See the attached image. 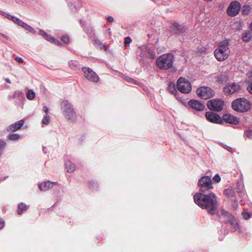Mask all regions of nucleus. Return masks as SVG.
Wrapping results in <instances>:
<instances>
[{
  "label": "nucleus",
  "instance_id": "nucleus-31",
  "mask_svg": "<svg viewBox=\"0 0 252 252\" xmlns=\"http://www.w3.org/2000/svg\"><path fill=\"white\" fill-rule=\"evenodd\" d=\"M11 20H12L14 23H16L19 26H21L22 25L21 23H23L24 22L20 20L19 18L15 17H11Z\"/></svg>",
  "mask_w": 252,
  "mask_h": 252
},
{
  "label": "nucleus",
  "instance_id": "nucleus-2",
  "mask_svg": "<svg viewBox=\"0 0 252 252\" xmlns=\"http://www.w3.org/2000/svg\"><path fill=\"white\" fill-rule=\"evenodd\" d=\"M229 40L225 39L218 43L217 48L214 51V55L218 61H223L229 56Z\"/></svg>",
  "mask_w": 252,
  "mask_h": 252
},
{
  "label": "nucleus",
  "instance_id": "nucleus-55",
  "mask_svg": "<svg viewBox=\"0 0 252 252\" xmlns=\"http://www.w3.org/2000/svg\"><path fill=\"white\" fill-rule=\"evenodd\" d=\"M230 150H232L231 148H230L229 149H228V151H230Z\"/></svg>",
  "mask_w": 252,
  "mask_h": 252
},
{
  "label": "nucleus",
  "instance_id": "nucleus-21",
  "mask_svg": "<svg viewBox=\"0 0 252 252\" xmlns=\"http://www.w3.org/2000/svg\"><path fill=\"white\" fill-rule=\"evenodd\" d=\"M251 32L250 31H246L242 35V39L245 42H249L252 39Z\"/></svg>",
  "mask_w": 252,
  "mask_h": 252
},
{
  "label": "nucleus",
  "instance_id": "nucleus-45",
  "mask_svg": "<svg viewBox=\"0 0 252 252\" xmlns=\"http://www.w3.org/2000/svg\"><path fill=\"white\" fill-rule=\"evenodd\" d=\"M4 225V221L1 219H0V229L3 227Z\"/></svg>",
  "mask_w": 252,
  "mask_h": 252
},
{
  "label": "nucleus",
  "instance_id": "nucleus-38",
  "mask_svg": "<svg viewBox=\"0 0 252 252\" xmlns=\"http://www.w3.org/2000/svg\"><path fill=\"white\" fill-rule=\"evenodd\" d=\"M213 180L216 182L219 183L220 181L221 178L218 174H217L213 177Z\"/></svg>",
  "mask_w": 252,
  "mask_h": 252
},
{
  "label": "nucleus",
  "instance_id": "nucleus-51",
  "mask_svg": "<svg viewBox=\"0 0 252 252\" xmlns=\"http://www.w3.org/2000/svg\"><path fill=\"white\" fill-rule=\"evenodd\" d=\"M5 81H6V83H11V81H10V80L9 79H8V78L5 79Z\"/></svg>",
  "mask_w": 252,
  "mask_h": 252
},
{
  "label": "nucleus",
  "instance_id": "nucleus-24",
  "mask_svg": "<svg viewBox=\"0 0 252 252\" xmlns=\"http://www.w3.org/2000/svg\"><path fill=\"white\" fill-rule=\"evenodd\" d=\"M22 25L21 26L22 27L24 28L25 30L30 32L32 33H34L36 32V31L30 25L27 24L26 23L23 22L21 23Z\"/></svg>",
  "mask_w": 252,
  "mask_h": 252
},
{
  "label": "nucleus",
  "instance_id": "nucleus-1",
  "mask_svg": "<svg viewBox=\"0 0 252 252\" xmlns=\"http://www.w3.org/2000/svg\"><path fill=\"white\" fill-rule=\"evenodd\" d=\"M195 204L202 209L207 211L209 214H216L218 208L217 196L213 193L208 194L200 192L196 193L193 196Z\"/></svg>",
  "mask_w": 252,
  "mask_h": 252
},
{
  "label": "nucleus",
  "instance_id": "nucleus-42",
  "mask_svg": "<svg viewBox=\"0 0 252 252\" xmlns=\"http://www.w3.org/2000/svg\"><path fill=\"white\" fill-rule=\"evenodd\" d=\"M139 49H141V50H143V49H144V52H143V53L142 52V53L141 54V56L142 58H145V57H146V54H145V53L147 51V49H146V48L142 49V47H139Z\"/></svg>",
  "mask_w": 252,
  "mask_h": 252
},
{
  "label": "nucleus",
  "instance_id": "nucleus-19",
  "mask_svg": "<svg viewBox=\"0 0 252 252\" xmlns=\"http://www.w3.org/2000/svg\"><path fill=\"white\" fill-rule=\"evenodd\" d=\"M58 184L57 182H51L50 181L45 182L39 185L38 187L42 191H46L52 188L54 185Z\"/></svg>",
  "mask_w": 252,
  "mask_h": 252
},
{
  "label": "nucleus",
  "instance_id": "nucleus-36",
  "mask_svg": "<svg viewBox=\"0 0 252 252\" xmlns=\"http://www.w3.org/2000/svg\"><path fill=\"white\" fill-rule=\"evenodd\" d=\"M243 216L245 220H249L251 217V214L250 213H249V212H244L243 213Z\"/></svg>",
  "mask_w": 252,
  "mask_h": 252
},
{
  "label": "nucleus",
  "instance_id": "nucleus-20",
  "mask_svg": "<svg viewBox=\"0 0 252 252\" xmlns=\"http://www.w3.org/2000/svg\"><path fill=\"white\" fill-rule=\"evenodd\" d=\"M29 208V206L26 205L23 203H20L18 205V209L17 212L19 215H21L23 212Z\"/></svg>",
  "mask_w": 252,
  "mask_h": 252
},
{
  "label": "nucleus",
  "instance_id": "nucleus-4",
  "mask_svg": "<svg viewBox=\"0 0 252 252\" xmlns=\"http://www.w3.org/2000/svg\"><path fill=\"white\" fill-rule=\"evenodd\" d=\"M61 109L66 119L68 121L73 122L77 119L76 113L73 106L67 100H63L61 103Z\"/></svg>",
  "mask_w": 252,
  "mask_h": 252
},
{
  "label": "nucleus",
  "instance_id": "nucleus-8",
  "mask_svg": "<svg viewBox=\"0 0 252 252\" xmlns=\"http://www.w3.org/2000/svg\"><path fill=\"white\" fill-rule=\"evenodd\" d=\"M224 103L221 99L215 98L209 100L207 103V107L210 110L220 112L223 110Z\"/></svg>",
  "mask_w": 252,
  "mask_h": 252
},
{
  "label": "nucleus",
  "instance_id": "nucleus-53",
  "mask_svg": "<svg viewBox=\"0 0 252 252\" xmlns=\"http://www.w3.org/2000/svg\"><path fill=\"white\" fill-rule=\"evenodd\" d=\"M11 17H13V16H11L10 15H8V16H7V18L9 19H11Z\"/></svg>",
  "mask_w": 252,
  "mask_h": 252
},
{
  "label": "nucleus",
  "instance_id": "nucleus-14",
  "mask_svg": "<svg viewBox=\"0 0 252 252\" xmlns=\"http://www.w3.org/2000/svg\"><path fill=\"white\" fill-rule=\"evenodd\" d=\"M189 106L196 111H203L205 108L203 103L195 99H191L188 102Z\"/></svg>",
  "mask_w": 252,
  "mask_h": 252
},
{
  "label": "nucleus",
  "instance_id": "nucleus-17",
  "mask_svg": "<svg viewBox=\"0 0 252 252\" xmlns=\"http://www.w3.org/2000/svg\"><path fill=\"white\" fill-rule=\"evenodd\" d=\"M223 120L229 124L236 125L239 123V120L236 117L231 114H224L222 116Z\"/></svg>",
  "mask_w": 252,
  "mask_h": 252
},
{
  "label": "nucleus",
  "instance_id": "nucleus-7",
  "mask_svg": "<svg viewBox=\"0 0 252 252\" xmlns=\"http://www.w3.org/2000/svg\"><path fill=\"white\" fill-rule=\"evenodd\" d=\"M200 190L203 192L208 191L213 188L211 178L208 176H203L200 179L197 183Z\"/></svg>",
  "mask_w": 252,
  "mask_h": 252
},
{
  "label": "nucleus",
  "instance_id": "nucleus-26",
  "mask_svg": "<svg viewBox=\"0 0 252 252\" xmlns=\"http://www.w3.org/2000/svg\"><path fill=\"white\" fill-rule=\"evenodd\" d=\"M35 94L34 92L32 90H29L26 94V96L28 99L32 100L35 97Z\"/></svg>",
  "mask_w": 252,
  "mask_h": 252
},
{
  "label": "nucleus",
  "instance_id": "nucleus-32",
  "mask_svg": "<svg viewBox=\"0 0 252 252\" xmlns=\"http://www.w3.org/2000/svg\"><path fill=\"white\" fill-rule=\"evenodd\" d=\"M6 145V143L3 141L0 140V155L2 153V151L4 150Z\"/></svg>",
  "mask_w": 252,
  "mask_h": 252
},
{
  "label": "nucleus",
  "instance_id": "nucleus-47",
  "mask_svg": "<svg viewBox=\"0 0 252 252\" xmlns=\"http://www.w3.org/2000/svg\"><path fill=\"white\" fill-rule=\"evenodd\" d=\"M40 34L43 36L44 37H46L47 36V34L44 31H42V30H40Z\"/></svg>",
  "mask_w": 252,
  "mask_h": 252
},
{
  "label": "nucleus",
  "instance_id": "nucleus-27",
  "mask_svg": "<svg viewBox=\"0 0 252 252\" xmlns=\"http://www.w3.org/2000/svg\"><path fill=\"white\" fill-rule=\"evenodd\" d=\"M8 139L11 141H16L20 138V136L16 133L10 134L8 136Z\"/></svg>",
  "mask_w": 252,
  "mask_h": 252
},
{
  "label": "nucleus",
  "instance_id": "nucleus-48",
  "mask_svg": "<svg viewBox=\"0 0 252 252\" xmlns=\"http://www.w3.org/2000/svg\"><path fill=\"white\" fill-rule=\"evenodd\" d=\"M114 21V18L112 16H109L107 18V21L109 23H112Z\"/></svg>",
  "mask_w": 252,
  "mask_h": 252
},
{
  "label": "nucleus",
  "instance_id": "nucleus-49",
  "mask_svg": "<svg viewBox=\"0 0 252 252\" xmlns=\"http://www.w3.org/2000/svg\"><path fill=\"white\" fill-rule=\"evenodd\" d=\"M43 110L44 112L46 113V114H48V109L47 106H44L43 107Z\"/></svg>",
  "mask_w": 252,
  "mask_h": 252
},
{
  "label": "nucleus",
  "instance_id": "nucleus-13",
  "mask_svg": "<svg viewBox=\"0 0 252 252\" xmlns=\"http://www.w3.org/2000/svg\"><path fill=\"white\" fill-rule=\"evenodd\" d=\"M205 117L206 119L211 123L220 124L222 122L220 117L218 114L212 112H207Z\"/></svg>",
  "mask_w": 252,
  "mask_h": 252
},
{
  "label": "nucleus",
  "instance_id": "nucleus-6",
  "mask_svg": "<svg viewBox=\"0 0 252 252\" xmlns=\"http://www.w3.org/2000/svg\"><path fill=\"white\" fill-rule=\"evenodd\" d=\"M177 88L180 92L184 94H188L191 91L190 82L189 80L183 77H181L178 79Z\"/></svg>",
  "mask_w": 252,
  "mask_h": 252
},
{
  "label": "nucleus",
  "instance_id": "nucleus-56",
  "mask_svg": "<svg viewBox=\"0 0 252 252\" xmlns=\"http://www.w3.org/2000/svg\"><path fill=\"white\" fill-rule=\"evenodd\" d=\"M3 36H4V35H3ZM5 38H6V39H8V37H7L6 36H4Z\"/></svg>",
  "mask_w": 252,
  "mask_h": 252
},
{
  "label": "nucleus",
  "instance_id": "nucleus-11",
  "mask_svg": "<svg viewBox=\"0 0 252 252\" xmlns=\"http://www.w3.org/2000/svg\"><path fill=\"white\" fill-rule=\"evenodd\" d=\"M240 8L241 5L238 1H232L227 9V13L230 16H236L239 12Z\"/></svg>",
  "mask_w": 252,
  "mask_h": 252
},
{
  "label": "nucleus",
  "instance_id": "nucleus-57",
  "mask_svg": "<svg viewBox=\"0 0 252 252\" xmlns=\"http://www.w3.org/2000/svg\"><path fill=\"white\" fill-rule=\"evenodd\" d=\"M3 36H4V35H3ZM5 38H6V39H8V37H7L6 36H4Z\"/></svg>",
  "mask_w": 252,
  "mask_h": 252
},
{
  "label": "nucleus",
  "instance_id": "nucleus-16",
  "mask_svg": "<svg viewBox=\"0 0 252 252\" xmlns=\"http://www.w3.org/2000/svg\"><path fill=\"white\" fill-rule=\"evenodd\" d=\"M216 214L219 218H221L222 217L224 219L225 223H228V221L231 220L234 217L231 213L224 209H221L220 213L217 212Z\"/></svg>",
  "mask_w": 252,
  "mask_h": 252
},
{
  "label": "nucleus",
  "instance_id": "nucleus-3",
  "mask_svg": "<svg viewBox=\"0 0 252 252\" xmlns=\"http://www.w3.org/2000/svg\"><path fill=\"white\" fill-rule=\"evenodd\" d=\"M174 59L172 54H164L157 59V65L160 69H168L172 67Z\"/></svg>",
  "mask_w": 252,
  "mask_h": 252
},
{
  "label": "nucleus",
  "instance_id": "nucleus-9",
  "mask_svg": "<svg viewBox=\"0 0 252 252\" xmlns=\"http://www.w3.org/2000/svg\"><path fill=\"white\" fill-rule=\"evenodd\" d=\"M197 95L202 99H207L213 97L215 92L210 87L202 86L196 90Z\"/></svg>",
  "mask_w": 252,
  "mask_h": 252
},
{
  "label": "nucleus",
  "instance_id": "nucleus-50",
  "mask_svg": "<svg viewBox=\"0 0 252 252\" xmlns=\"http://www.w3.org/2000/svg\"><path fill=\"white\" fill-rule=\"evenodd\" d=\"M15 97H16L15 94L12 95H10L9 96L10 99H14V98H15Z\"/></svg>",
  "mask_w": 252,
  "mask_h": 252
},
{
  "label": "nucleus",
  "instance_id": "nucleus-37",
  "mask_svg": "<svg viewBox=\"0 0 252 252\" xmlns=\"http://www.w3.org/2000/svg\"><path fill=\"white\" fill-rule=\"evenodd\" d=\"M246 136L249 138H252V129H248L245 131Z\"/></svg>",
  "mask_w": 252,
  "mask_h": 252
},
{
  "label": "nucleus",
  "instance_id": "nucleus-12",
  "mask_svg": "<svg viewBox=\"0 0 252 252\" xmlns=\"http://www.w3.org/2000/svg\"><path fill=\"white\" fill-rule=\"evenodd\" d=\"M240 85L234 82L228 83L223 88V92L225 95H228L234 94L240 90Z\"/></svg>",
  "mask_w": 252,
  "mask_h": 252
},
{
  "label": "nucleus",
  "instance_id": "nucleus-25",
  "mask_svg": "<svg viewBox=\"0 0 252 252\" xmlns=\"http://www.w3.org/2000/svg\"><path fill=\"white\" fill-rule=\"evenodd\" d=\"M81 7H82V3L78 0H77L76 3L75 2L74 4H72L71 5V8H72V10H74V11L77 10L78 9H79Z\"/></svg>",
  "mask_w": 252,
  "mask_h": 252
},
{
  "label": "nucleus",
  "instance_id": "nucleus-18",
  "mask_svg": "<svg viewBox=\"0 0 252 252\" xmlns=\"http://www.w3.org/2000/svg\"><path fill=\"white\" fill-rule=\"evenodd\" d=\"M24 124V121L23 120H21L16 122L14 124L10 125L7 128V131L9 132H15L21 128Z\"/></svg>",
  "mask_w": 252,
  "mask_h": 252
},
{
  "label": "nucleus",
  "instance_id": "nucleus-35",
  "mask_svg": "<svg viewBox=\"0 0 252 252\" xmlns=\"http://www.w3.org/2000/svg\"><path fill=\"white\" fill-rule=\"evenodd\" d=\"M132 40L131 38L129 36L126 37L125 38V47H126V46L129 44L131 42Z\"/></svg>",
  "mask_w": 252,
  "mask_h": 252
},
{
  "label": "nucleus",
  "instance_id": "nucleus-22",
  "mask_svg": "<svg viewBox=\"0 0 252 252\" xmlns=\"http://www.w3.org/2000/svg\"><path fill=\"white\" fill-rule=\"evenodd\" d=\"M65 168L68 172H73L76 168V166L74 163L70 161H67L65 163Z\"/></svg>",
  "mask_w": 252,
  "mask_h": 252
},
{
  "label": "nucleus",
  "instance_id": "nucleus-5",
  "mask_svg": "<svg viewBox=\"0 0 252 252\" xmlns=\"http://www.w3.org/2000/svg\"><path fill=\"white\" fill-rule=\"evenodd\" d=\"M232 107L234 110L238 112H247L250 109V103L249 101L246 98H237L232 102Z\"/></svg>",
  "mask_w": 252,
  "mask_h": 252
},
{
  "label": "nucleus",
  "instance_id": "nucleus-40",
  "mask_svg": "<svg viewBox=\"0 0 252 252\" xmlns=\"http://www.w3.org/2000/svg\"><path fill=\"white\" fill-rule=\"evenodd\" d=\"M62 40L64 43H68L69 42V37L67 36H63L62 37Z\"/></svg>",
  "mask_w": 252,
  "mask_h": 252
},
{
  "label": "nucleus",
  "instance_id": "nucleus-30",
  "mask_svg": "<svg viewBox=\"0 0 252 252\" xmlns=\"http://www.w3.org/2000/svg\"><path fill=\"white\" fill-rule=\"evenodd\" d=\"M226 79V77L225 75L220 74L217 78V81L220 83H222L223 81H225Z\"/></svg>",
  "mask_w": 252,
  "mask_h": 252
},
{
  "label": "nucleus",
  "instance_id": "nucleus-52",
  "mask_svg": "<svg viewBox=\"0 0 252 252\" xmlns=\"http://www.w3.org/2000/svg\"><path fill=\"white\" fill-rule=\"evenodd\" d=\"M247 76L250 77H252V72H249L248 74H247Z\"/></svg>",
  "mask_w": 252,
  "mask_h": 252
},
{
  "label": "nucleus",
  "instance_id": "nucleus-44",
  "mask_svg": "<svg viewBox=\"0 0 252 252\" xmlns=\"http://www.w3.org/2000/svg\"><path fill=\"white\" fill-rule=\"evenodd\" d=\"M250 7L249 6H248L247 7V9H244L243 11V13L244 14H248L249 12Z\"/></svg>",
  "mask_w": 252,
  "mask_h": 252
},
{
  "label": "nucleus",
  "instance_id": "nucleus-10",
  "mask_svg": "<svg viewBox=\"0 0 252 252\" xmlns=\"http://www.w3.org/2000/svg\"><path fill=\"white\" fill-rule=\"evenodd\" d=\"M82 71L85 77L90 81L96 83L99 81L98 76L89 67H83Z\"/></svg>",
  "mask_w": 252,
  "mask_h": 252
},
{
  "label": "nucleus",
  "instance_id": "nucleus-54",
  "mask_svg": "<svg viewBox=\"0 0 252 252\" xmlns=\"http://www.w3.org/2000/svg\"><path fill=\"white\" fill-rule=\"evenodd\" d=\"M251 29L252 31V23H251Z\"/></svg>",
  "mask_w": 252,
  "mask_h": 252
},
{
  "label": "nucleus",
  "instance_id": "nucleus-29",
  "mask_svg": "<svg viewBox=\"0 0 252 252\" xmlns=\"http://www.w3.org/2000/svg\"><path fill=\"white\" fill-rule=\"evenodd\" d=\"M94 42L100 49L104 48L105 50H106V46L104 45L99 39H95Z\"/></svg>",
  "mask_w": 252,
  "mask_h": 252
},
{
  "label": "nucleus",
  "instance_id": "nucleus-43",
  "mask_svg": "<svg viewBox=\"0 0 252 252\" xmlns=\"http://www.w3.org/2000/svg\"><path fill=\"white\" fill-rule=\"evenodd\" d=\"M149 55L150 56V58L152 59H154L156 57V54L154 52H149Z\"/></svg>",
  "mask_w": 252,
  "mask_h": 252
},
{
  "label": "nucleus",
  "instance_id": "nucleus-34",
  "mask_svg": "<svg viewBox=\"0 0 252 252\" xmlns=\"http://www.w3.org/2000/svg\"><path fill=\"white\" fill-rule=\"evenodd\" d=\"M231 220L228 221V223H230L231 225L234 228H236L238 226V223L235 220L234 217H233Z\"/></svg>",
  "mask_w": 252,
  "mask_h": 252
},
{
  "label": "nucleus",
  "instance_id": "nucleus-23",
  "mask_svg": "<svg viewBox=\"0 0 252 252\" xmlns=\"http://www.w3.org/2000/svg\"><path fill=\"white\" fill-rule=\"evenodd\" d=\"M168 90L172 94H176L177 93V90L175 87V84L172 82H169L168 86Z\"/></svg>",
  "mask_w": 252,
  "mask_h": 252
},
{
  "label": "nucleus",
  "instance_id": "nucleus-28",
  "mask_svg": "<svg viewBox=\"0 0 252 252\" xmlns=\"http://www.w3.org/2000/svg\"><path fill=\"white\" fill-rule=\"evenodd\" d=\"M223 193L225 195L228 196V197H232L235 194V192L232 189H225L224 190Z\"/></svg>",
  "mask_w": 252,
  "mask_h": 252
},
{
  "label": "nucleus",
  "instance_id": "nucleus-41",
  "mask_svg": "<svg viewBox=\"0 0 252 252\" xmlns=\"http://www.w3.org/2000/svg\"><path fill=\"white\" fill-rule=\"evenodd\" d=\"M247 90L248 91L252 94V82H251L247 87Z\"/></svg>",
  "mask_w": 252,
  "mask_h": 252
},
{
  "label": "nucleus",
  "instance_id": "nucleus-46",
  "mask_svg": "<svg viewBox=\"0 0 252 252\" xmlns=\"http://www.w3.org/2000/svg\"><path fill=\"white\" fill-rule=\"evenodd\" d=\"M15 60L17 62L20 63H22L23 61V59L21 58L18 57H16Z\"/></svg>",
  "mask_w": 252,
  "mask_h": 252
},
{
  "label": "nucleus",
  "instance_id": "nucleus-39",
  "mask_svg": "<svg viewBox=\"0 0 252 252\" xmlns=\"http://www.w3.org/2000/svg\"><path fill=\"white\" fill-rule=\"evenodd\" d=\"M125 79L126 80L127 82H132L133 83H136L135 80L133 79V78H131L130 77H129L128 76H125Z\"/></svg>",
  "mask_w": 252,
  "mask_h": 252
},
{
  "label": "nucleus",
  "instance_id": "nucleus-15",
  "mask_svg": "<svg viewBox=\"0 0 252 252\" xmlns=\"http://www.w3.org/2000/svg\"><path fill=\"white\" fill-rule=\"evenodd\" d=\"M171 28L177 34H182L185 32L187 30V27L182 24H180L179 23L174 22L172 24Z\"/></svg>",
  "mask_w": 252,
  "mask_h": 252
},
{
  "label": "nucleus",
  "instance_id": "nucleus-33",
  "mask_svg": "<svg viewBox=\"0 0 252 252\" xmlns=\"http://www.w3.org/2000/svg\"><path fill=\"white\" fill-rule=\"evenodd\" d=\"M50 117L48 114H46L42 120V123L45 125H48L49 123Z\"/></svg>",
  "mask_w": 252,
  "mask_h": 252
}]
</instances>
